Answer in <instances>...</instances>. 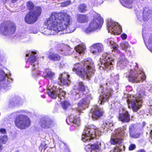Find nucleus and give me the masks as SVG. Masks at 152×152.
Here are the masks:
<instances>
[{"mask_svg":"<svg viewBox=\"0 0 152 152\" xmlns=\"http://www.w3.org/2000/svg\"><path fill=\"white\" fill-rule=\"evenodd\" d=\"M119 77L117 75H115L114 73L110 75V77L107 80L105 85L108 86L110 84H113L116 83L118 80Z\"/></svg>","mask_w":152,"mask_h":152,"instance_id":"393cba45","label":"nucleus"},{"mask_svg":"<svg viewBox=\"0 0 152 152\" xmlns=\"http://www.w3.org/2000/svg\"><path fill=\"white\" fill-rule=\"evenodd\" d=\"M102 88V86H100V88L99 89V92H101L98 100V103L99 104H103L104 102L107 100L108 98L111 96L113 92V90L109 88H107L104 92L103 91H101L103 89Z\"/></svg>","mask_w":152,"mask_h":152,"instance_id":"dca6fc26","label":"nucleus"},{"mask_svg":"<svg viewBox=\"0 0 152 152\" xmlns=\"http://www.w3.org/2000/svg\"><path fill=\"white\" fill-rule=\"evenodd\" d=\"M91 117L93 120H97L102 116L104 113L102 108H101L97 105H95L92 108L91 111Z\"/></svg>","mask_w":152,"mask_h":152,"instance_id":"6ab92c4d","label":"nucleus"},{"mask_svg":"<svg viewBox=\"0 0 152 152\" xmlns=\"http://www.w3.org/2000/svg\"><path fill=\"white\" fill-rule=\"evenodd\" d=\"M145 89L140 88L135 96L129 95L126 99L129 107H131L134 112H137L142 106V99L145 95Z\"/></svg>","mask_w":152,"mask_h":152,"instance_id":"423d86ee","label":"nucleus"},{"mask_svg":"<svg viewBox=\"0 0 152 152\" xmlns=\"http://www.w3.org/2000/svg\"><path fill=\"white\" fill-rule=\"evenodd\" d=\"M75 88H77L79 91L83 92L85 90V86L82 82L77 83L75 86Z\"/></svg>","mask_w":152,"mask_h":152,"instance_id":"f704fd0d","label":"nucleus"},{"mask_svg":"<svg viewBox=\"0 0 152 152\" xmlns=\"http://www.w3.org/2000/svg\"><path fill=\"white\" fill-rule=\"evenodd\" d=\"M103 22V18L99 14H96L94 15L93 19L91 21L88 27L85 30V32L88 34L98 28H101Z\"/></svg>","mask_w":152,"mask_h":152,"instance_id":"9d476101","label":"nucleus"},{"mask_svg":"<svg viewBox=\"0 0 152 152\" xmlns=\"http://www.w3.org/2000/svg\"><path fill=\"white\" fill-rule=\"evenodd\" d=\"M55 124L49 117L45 116L43 117L40 120V124L42 127L45 129H48L52 127Z\"/></svg>","mask_w":152,"mask_h":152,"instance_id":"a211bd4d","label":"nucleus"},{"mask_svg":"<svg viewBox=\"0 0 152 152\" xmlns=\"http://www.w3.org/2000/svg\"><path fill=\"white\" fill-rule=\"evenodd\" d=\"M26 7L30 11L26 15L25 21L28 24L34 23L40 16L42 9L40 7H35L33 3L30 1L26 3Z\"/></svg>","mask_w":152,"mask_h":152,"instance_id":"0eeeda50","label":"nucleus"},{"mask_svg":"<svg viewBox=\"0 0 152 152\" xmlns=\"http://www.w3.org/2000/svg\"><path fill=\"white\" fill-rule=\"evenodd\" d=\"M49 58L52 60L59 61L60 59V56L55 53H50L48 56Z\"/></svg>","mask_w":152,"mask_h":152,"instance_id":"72a5a7b5","label":"nucleus"},{"mask_svg":"<svg viewBox=\"0 0 152 152\" xmlns=\"http://www.w3.org/2000/svg\"><path fill=\"white\" fill-rule=\"evenodd\" d=\"M38 31L35 29H30L29 30V32L30 33L37 34L38 33Z\"/></svg>","mask_w":152,"mask_h":152,"instance_id":"79ce46f5","label":"nucleus"},{"mask_svg":"<svg viewBox=\"0 0 152 152\" xmlns=\"http://www.w3.org/2000/svg\"><path fill=\"white\" fill-rule=\"evenodd\" d=\"M46 23L48 28H56L57 29V31H63L60 34L72 32L75 29L72 24L71 17L66 13H52Z\"/></svg>","mask_w":152,"mask_h":152,"instance_id":"f257e3e1","label":"nucleus"},{"mask_svg":"<svg viewBox=\"0 0 152 152\" xmlns=\"http://www.w3.org/2000/svg\"><path fill=\"white\" fill-rule=\"evenodd\" d=\"M75 58H77V56H75Z\"/></svg>","mask_w":152,"mask_h":152,"instance_id":"5fc2aeb1","label":"nucleus"},{"mask_svg":"<svg viewBox=\"0 0 152 152\" xmlns=\"http://www.w3.org/2000/svg\"><path fill=\"white\" fill-rule=\"evenodd\" d=\"M78 10L80 12H85L87 10V6L85 4H81L79 6Z\"/></svg>","mask_w":152,"mask_h":152,"instance_id":"c9c22d12","label":"nucleus"},{"mask_svg":"<svg viewBox=\"0 0 152 152\" xmlns=\"http://www.w3.org/2000/svg\"><path fill=\"white\" fill-rule=\"evenodd\" d=\"M103 45L101 43H96L91 46V52L93 54H97L104 50Z\"/></svg>","mask_w":152,"mask_h":152,"instance_id":"b1692460","label":"nucleus"},{"mask_svg":"<svg viewBox=\"0 0 152 152\" xmlns=\"http://www.w3.org/2000/svg\"><path fill=\"white\" fill-rule=\"evenodd\" d=\"M25 37V36H24L23 34H21L20 35V36L18 37V38L20 39H22L24 38Z\"/></svg>","mask_w":152,"mask_h":152,"instance_id":"49530a36","label":"nucleus"},{"mask_svg":"<svg viewBox=\"0 0 152 152\" xmlns=\"http://www.w3.org/2000/svg\"><path fill=\"white\" fill-rule=\"evenodd\" d=\"M16 28L15 24L12 22H4L1 25L0 32L2 35L5 36L11 35L15 32Z\"/></svg>","mask_w":152,"mask_h":152,"instance_id":"9b49d317","label":"nucleus"},{"mask_svg":"<svg viewBox=\"0 0 152 152\" xmlns=\"http://www.w3.org/2000/svg\"><path fill=\"white\" fill-rule=\"evenodd\" d=\"M78 21L80 23H85L88 22V18L87 16L85 15H79L77 16Z\"/></svg>","mask_w":152,"mask_h":152,"instance_id":"7c9ffc66","label":"nucleus"},{"mask_svg":"<svg viewBox=\"0 0 152 152\" xmlns=\"http://www.w3.org/2000/svg\"><path fill=\"white\" fill-rule=\"evenodd\" d=\"M137 18L140 20L142 19L144 21L148 20L152 17V10L148 7H145L144 8L142 12V17L137 14Z\"/></svg>","mask_w":152,"mask_h":152,"instance_id":"aec40b11","label":"nucleus"},{"mask_svg":"<svg viewBox=\"0 0 152 152\" xmlns=\"http://www.w3.org/2000/svg\"><path fill=\"white\" fill-rule=\"evenodd\" d=\"M100 2L99 1H98V2L96 1V2H95L94 3V5H96L98 4H100Z\"/></svg>","mask_w":152,"mask_h":152,"instance_id":"8fccbe9b","label":"nucleus"},{"mask_svg":"<svg viewBox=\"0 0 152 152\" xmlns=\"http://www.w3.org/2000/svg\"><path fill=\"white\" fill-rule=\"evenodd\" d=\"M56 83L53 85H49L48 88L47 93L48 96L53 99H55L58 97V100L60 101L62 98H64L65 95V93L61 89L58 87L57 88L56 86Z\"/></svg>","mask_w":152,"mask_h":152,"instance_id":"1a4fd4ad","label":"nucleus"},{"mask_svg":"<svg viewBox=\"0 0 152 152\" xmlns=\"http://www.w3.org/2000/svg\"><path fill=\"white\" fill-rule=\"evenodd\" d=\"M105 42L108 44L111 45L113 50L118 53L115 56H114V58L112 57L111 55L107 53H104L101 58V64L99 65V68L100 70H110L113 69V64L115 58L118 59L117 64V66L121 69H124L128 63V61L125 58V56L119 53V50H118V45L115 43L112 38L108 39L105 40Z\"/></svg>","mask_w":152,"mask_h":152,"instance_id":"f03ea898","label":"nucleus"},{"mask_svg":"<svg viewBox=\"0 0 152 152\" xmlns=\"http://www.w3.org/2000/svg\"><path fill=\"white\" fill-rule=\"evenodd\" d=\"M61 104L62 108L64 110L66 109L70 105V103L67 101H64Z\"/></svg>","mask_w":152,"mask_h":152,"instance_id":"58836bf2","label":"nucleus"},{"mask_svg":"<svg viewBox=\"0 0 152 152\" xmlns=\"http://www.w3.org/2000/svg\"><path fill=\"white\" fill-rule=\"evenodd\" d=\"M1 69H0V83L1 87L6 89V87L9 83L12 81V79L10 78Z\"/></svg>","mask_w":152,"mask_h":152,"instance_id":"f3484780","label":"nucleus"},{"mask_svg":"<svg viewBox=\"0 0 152 152\" xmlns=\"http://www.w3.org/2000/svg\"><path fill=\"white\" fill-rule=\"evenodd\" d=\"M107 29L108 32H110L115 35H118L122 32L121 27L117 22H115L112 20L108 23Z\"/></svg>","mask_w":152,"mask_h":152,"instance_id":"2eb2a0df","label":"nucleus"},{"mask_svg":"<svg viewBox=\"0 0 152 152\" xmlns=\"http://www.w3.org/2000/svg\"><path fill=\"white\" fill-rule=\"evenodd\" d=\"M20 100V98L18 97L10 99L9 102L10 106L12 107L19 104Z\"/></svg>","mask_w":152,"mask_h":152,"instance_id":"c756f323","label":"nucleus"},{"mask_svg":"<svg viewBox=\"0 0 152 152\" xmlns=\"http://www.w3.org/2000/svg\"><path fill=\"white\" fill-rule=\"evenodd\" d=\"M8 140L7 136L6 135H0V143L4 144Z\"/></svg>","mask_w":152,"mask_h":152,"instance_id":"4c0bfd02","label":"nucleus"},{"mask_svg":"<svg viewBox=\"0 0 152 152\" xmlns=\"http://www.w3.org/2000/svg\"><path fill=\"white\" fill-rule=\"evenodd\" d=\"M100 147V143L98 142L92 145L88 144L85 147V149L87 152H98Z\"/></svg>","mask_w":152,"mask_h":152,"instance_id":"4be33fe9","label":"nucleus"},{"mask_svg":"<svg viewBox=\"0 0 152 152\" xmlns=\"http://www.w3.org/2000/svg\"><path fill=\"white\" fill-rule=\"evenodd\" d=\"M133 134L135 136V135H136L137 134H140V133H137V132L136 133V132H133Z\"/></svg>","mask_w":152,"mask_h":152,"instance_id":"3c124183","label":"nucleus"},{"mask_svg":"<svg viewBox=\"0 0 152 152\" xmlns=\"http://www.w3.org/2000/svg\"><path fill=\"white\" fill-rule=\"evenodd\" d=\"M122 110V112L119 113L118 119L123 122H129L130 120L129 115L125 110L123 109Z\"/></svg>","mask_w":152,"mask_h":152,"instance_id":"5701e85b","label":"nucleus"},{"mask_svg":"<svg viewBox=\"0 0 152 152\" xmlns=\"http://www.w3.org/2000/svg\"><path fill=\"white\" fill-rule=\"evenodd\" d=\"M150 134H151V135H150L151 137V138L152 139V130L151 131Z\"/></svg>","mask_w":152,"mask_h":152,"instance_id":"603ef678","label":"nucleus"},{"mask_svg":"<svg viewBox=\"0 0 152 152\" xmlns=\"http://www.w3.org/2000/svg\"><path fill=\"white\" fill-rule=\"evenodd\" d=\"M68 49H69V47L67 46H65L63 48H59L58 49V52L61 54L66 55L69 53V50H68Z\"/></svg>","mask_w":152,"mask_h":152,"instance_id":"2f4dec72","label":"nucleus"},{"mask_svg":"<svg viewBox=\"0 0 152 152\" xmlns=\"http://www.w3.org/2000/svg\"><path fill=\"white\" fill-rule=\"evenodd\" d=\"M60 67L62 68L63 67V66H64V63L62 62H60Z\"/></svg>","mask_w":152,"mask_h":152,"instance_id":"de8ad7c7","label":"nucleus"},{"mask_svg":"<svg viewBox=\"0 0 152 152\" xmlns=\"http://www.w3.org/2000/svg\"><path fill=\"white\" fill-rule=\"evenodd\" d=\"M94 66L92 60L88 58L84 59L80 63L75 64L73 70L82 77H86L89 79L94 74Z\"/></svg>","mask_w":152,"mask_h":152,"instance_id":"20e7f679","label":"nucleus"},{"mask_svg":"<svg viewBox=\"0 0 152 152\" xmlns=\"http://www.w3.org/2000/svg\"><path fill=\"white\" fill-rule=\"evenodd\" d=\"M0 132L2 134H5L6 132V130L4 129H0Z\"/></svg>","mask_w":152,"mask_h":152,"instance_id":"a18cd8bd","label":"nucleus"},{"mask_svg":"<svg viewBox=\"0 0 152 152\" xmlns=\"http://www.w3.org/2000/svg\"><path fill=\"white\" fill-rule=\"evenodd\" d=\"M92 99L91 95L87 94L85 98L78 104V107L76 109L72 110L70 115L66 120L67 124L71 126L77 127L80 125V120L78 117L79 113L81 112L83 110L88 107L90 101Z\"/></svg>","mask_w":152,"mask_h":152,"instance_id":"39448f33","label":"nucleus"},{"mask_svg":"<svg viewBox=\"0 0 152 152\" xmlns=\"http://www.w3.org/2000/svg\"><path fill=\"white\" fill-rule=\"evenodd\" d=\"M136 66H137V64H136Z\"/></svg>","mask_w":152,"mask_h":152,"instance_id":"4d7b16f0","label":"nucleus"},{"mask_svg":"<svg viewBox=\"0 0 152 152\" xmlns=\"http://www.w3.org/2000/svg\"><path fill=\"white\" fill-rule=\"evenodd\" d=\"M49 84H50V82H48V85H49Z\"/></svg>","mask_w":152,"mask_h":152,"instance_id":"6e6d98bb","label":"nucleus"},{"mask_svg":"<svg viewBox=\"0 0 152 152\" xmlns=\"http://www.w3.org/2000/svg\"><path fill=\"white\" fill-rule=\"evenodd\" d=\"M75 95H76V96L77 97H81V96H80V95L79 94H78L77 92L76 93V94H75Z\"/></svg>","mask_w":152,"mask_h":152,"instance_id":"09e8293b","label":"nucleus"},{"mask_svg":"<svg viewBox=\"0 0 152 152\" xmlns=\"http://www.w3.org/2000/svg\"><path fill=\"white\" fill-rule=\"evenodd\" d=\"M71 1H64L61 4V7L67 6L70 4Z\"/></svg>","mask_w":152,"mask_h":152,"instance_id":"ea45409f","label":"nucleus"},{"mask_svg":"<svg viewBox=\"0 0 152 152\" xmlns=\"http://www.w3.org/2000/svg\"><path fill=\"white\" fill-rule=\"evenodd\" d=\"M129 45L128 42L126 41H124L121 44V47L123 50L126 51L127 48L129 47Z\"/></svg>","mask_w":152,"mask_h":152,"instance_id":"e433bc0d","label":"nucleus"},{"mask_svg":"<svg viewBox=\"0 0 152 152\" xmlns=\"http://www.w3.org/2000/svg\"><path fill=\"white\" fill-rule=\"evenodd\" d=\"M136 67L134 69H129L124 76L132 83L142 82L145 80L146 76L142 69L139 70L138 67Z\"/></svg>","mask_w":152,"mask_h":152,"instance_id":"6e6552de","label":"nucleus"},{"mask_svg":"<svg viewBox=\"0 0 152 152\" xmlns=\"http://www.w3.org/2000/svg\"><path fill=\"white\" fill-rule=\"evenodd\" d=\"M151 87H150V88H149V89H148V90H151Z\"/></svg>","mask_w":152,"mask_h":152,"instance_id":"864d4df0","label":"nucleus"},{"mask_svg":"<svg viewBox=\"0 0 152 152\" xmlns=\"http://www.w3.org/2000/svg\"><path fill=\"white\" fill-rule=\"evenodd\" d=\"M113 126V121L110 119L106 120L102 125V128L97 129L93 125L88 126L85 127L82 135V139L84 142L89 141L91 139L96 137L97 139L101 135V132H103L105 128L111 127Z\"/></svg>","mask_w":152,"mask_h":152,"instance_id":"7ed1b4c3","label":"nucleus"},{"mask_svg":"<svg viewBox=\"0 0 152 152\" xmlns=\"http://www.w3.org/2000/svg\"><path fill=\"white\" fill-rule=\"evenodd\" d=\"M75 49L79 55H83L86 50V46L84 44H80L75 48Z\"/></svg>","mask_w":152,"mask_h":152,"instance_id":"bb28decb","label":"nucleus"},{"mask_svg":"<svg viewBox=\"0 0 152 152\" xmlns=\"http://www.w3.org/2000/svg\"><path fill=\"white\" fill-rule=\"evenodd\" d=\"M125 128H119L116 130L111 136L110 142L112 144L119 145L122 143L123 139L121 137L124 134Z\"/></svg>","mask_w":152,"mask_h":152,"instance_id":"4468645a","label":"nucleus"},{"mask_svg":"<svg viewBox=\"0 0 152 152\" xmlns=\"http://www.w3.org/2000/svg\"><path fill=\"white\" fill-rule=\"evenodd\" d=\"M121 38L123 39H125L127 38V35L125 34H123L121 36Z\"/></svg>","mask_w":152,"mask_h":152,"instance_id":"c03bdc74","label":"nucleus"},{"mask_svg":"<svg viewBox=\"0 0 152 152\" xmlns=\"http://www.w3.org/2000/svg\"><path fill=\"white\" fill-rule=\"evenodd\" d=\"M135 130L133 124H131L129 127V132L130 136L134 138H138L140 135V134H137L135 136L134 135L133 132H134Z\"/></svg>","mask_w":152,"mask_h":152,"instance_id":"473e14b6","label":"nucleus"},{"mask_svg":"<svg viewBox=\"0 0 152 152\" xmlns=\"http://www.w3.org/2000/svg\"><path fill=\"white\" fill-rule=\"evenodd\" d=\"M69 76L68 74L65 72H64L61 74L59 77L58 84L61 86L67 85L69 86L70 81L69 80Z\"/></svg>","mask_w":152,"mask_h":152,"instance_id":"412c9836","label":"nucleus"},{"mask_svg":"<svg viewBox=\"0 0 152 152\" xmlns=\"http://www.w3.org/2000/svg\"><path fill=\"white\" fill-rule=\"evenodd\" d=\"M45 74L44 73L42 75L45 78H48L51 80H53L55 75L53 72L48 69H47L45 70Z\"/></svg>","mask_w":152,"mask_h":152,"instance_id":"c85d7f7f","label":"nucleus"},{"mask_svg":"<svg viewBox=\"0 0 152 152\" xmlns=\"http://www.w3.org/2000/svg\"><path fill=\"white\" fill-rule=\"evenodd\" d=\"M148 43L150 46L152 47V37L149 38L148 40Z\"/></svg>","mask_w":152,"mask_h":152,"instance_id":"37998d69","label":"nucleus"},{"mask_svg":"<svg viewBox=\"0 0 152 152\" xmlns=\"http://www.w3.org/2000/svg\"><path fill=\"white\" fill-rule=\"evenodd\" d=\"M15 126L21 129H24L28 127L31 124L29 118L26 115H20L15 118Z\"/></svg>","mask_w":152,"mask_h":152,"instance_id":"f8f14e48","label":"nucleus"},{"mask_svg":"<svg viewBox=\"0 0 152 152\" xmlns=\"http://www.w3.org/2000/svg\"><path fill=\"white\" fill-rule=\"evenodd\" d=\"M122 4L124 7L128 8H131L133 0H120Z\"/></svg>","mask_w":152,"mask_h":152,"instance_id":"cd10ccee","label":"nucleus"},{"mask_svg":"<svg viewBox=\"0 0 152 152\" xmlns=\"http://www.w3.org/2000/svg\"><path fill=\"white\" fill-rule=\"evenodd\" d=\"M136 145L134 144H131L129 146V151H132L135 149Z\"/></svg>","mask_w":152,"mask_h":152,"instance_id":"a19ab883","label":"nucleus"},{"mask_svg":"<svg viewBox=\"0 0 152 152\" xmlns=\"http://www.w3.org/2000/svg\"><path fill=\"white\" fill-rule=\"evenodd\" d=\"M37 53L35 51H31L29 52L26 55V56H29L27 62H29L33 65L32 67V73L34 75H39L40 74V71H38L37 68L38 67L37 63L36 64Z\"/></svg>","mask_w":152,"mask_h":152,"instance_id":"ddd939ff","label":"nucleus"},{"mask_svg":"<svg viewBox=\"0 0 152 152\" xmlns=\"http://www.w3.org/2000/svg\"><path fill=\"white\" fill-rule=\"evenodd\" d=\"M57 29L56 28H48V26H47V28L45 29V31L44 32V34L45 35H56L57 33L60 32V31H57Z\"/></svg>","mask_w":152,"mask_h":152,"instance_id":"a878e982","label":"nucleus"}]
</instances>
